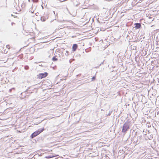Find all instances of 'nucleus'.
I'll use <instances>...</instances> for the list:
<instances>
[{"instance_id": "21", "label": "nucleus", "mask_w": 159, "mask_h": 159, "mask_svg": "<svg viewBox=\"0 0 159 159\" xmlns=\"http://www.w3.org/2000/svg\"><path fill=\"white\" fill-rule=\"evenodd\" d=\"M7 48H8L7 46Z\"/></svg>"}, {"instance_id": "15", "label": "nucleus", "mask_w": 159, "mask_h": 159, "mask_svg": "<svg viewBox=\"0 0 159 159\" xmlns=\"http://www.w3.org/2000/svg\"><path fill=\"white\" fill-rule=\"evenodd\" d=\"M39 15V13H38V12H37L36 13H35V15L36 16H38Z\"/></svg>"}, {"instance_id": "1", "label": "nucleus", "mask_w": 159, "mask_h": 159, "mask_svg": "<svg viewBox=\"0 0 159 159\" xmlns=\"http://www.w3.org/2000/svg\"><path fill=\"white\" fill-rule=\"evenodd\" d=\"M130 124V123L128 121L126 122L124 124L122 131L123 133H125L126 131L129 129Z\"/></svg>"}, {"instance_id": "16", "label": "nucleus", "mask_w": 159, "mask_h": 159, "mask_svg": "<svg viewBox=\"0 0 159 159\" xmlns=\"http://www.w3.org/2000/svg\"><path fill=\"white\" fill-rule=\"evenodd\" d=\"M80 44L82 45V46H84V43H82V42L80 43Z\"/></svg>"}, {"instance_id": "12", "label": "nucleus", "mask_w": 159, "mask_h": 159, "mask_svg": "<svg viewBox=\"0 0 159 159\" xmlns=\"http://www.w3.org/2000/svg\"><path fill=\"white\" fill-rule=\"evenodd\" d=\"M24 68L25 70H27L29 69V67L28 66H24Z\"/></svg>"}, {"instance_id": "2", "label": "nucleus", "mask_w": 159, "mask_h": 159, "mask_svg": "<svg viewBox=\"0 0 159 159\" xmlns=\"http://www.w3.org/2000/svg\"><path fill=\"white\" fill-rule=\"evenodd\" d=\"M48 75V73L47 72H44V73H40L38 75V77L39 79H42L43 78L46 77Z\"/></svg>"}, {"instance_id": "25", "label": "nucleus", "mask_w": 159, "mask_h": 159, "mask_svg": "<svg viewBox=\"0 0 159 159\" xmlns=\"http://www.w3.org/2000/svg\"><path fill=\"white\" fill-rule=\"evenodd\" d=\"M11 16H13V15L12 14H11Z\"/></svg>"}, {"instance_id": "14", "label": "nucleus", "mask_w": 159, "mask_h": 159, "mask_svg": "<svg viewBox=\"0 0 159 159\" xmlns=\"http://www.w3.org/2000/svg\"><path fill=\"white\" fill-rule=\"evenodd\" d=\"M33 2H38V0H32Z\"/></svg>"}, {"instance_id": "20", "label": "nucleus", "mask_w": 159, "mask_h": 159, "mask_svg": "<svg viewBox=\"0 0 159 159\" xmlns=\"http://www.w3.org/2000/svg\"><path fill=\"white\" fill-rule=\"evenodd\" d=\"M76 5V6H78V4H77Z\"/></svg>"}, {"instance_id": "19", "label": "nucleus", "mask_w": 159, "mask_h": 159, "mask_svg": "<svg viewBox=\"0 0 159 159\" xmlns=\"http://www.w3.org/2000/svg\"><path fill=\"white\" fill-rule=\"evenodd\" d=\"M42 8H43V7L42 5Z\"/></svg>"}, {"instance_id": "17", "label": "nucleus", "mask_w": 159, "mask_h": 159, "mask_svg": "<svg viewBox=\"0 0 159 159\" xmlns=\"http://www.w3.org/2000/svg\"><path fill=\"white\" fill-rule=\"evenodd\" d=\"M13 24H15V23L13 22H12L11 23V25H13Z\"/></svg>"}, {"instance_id": "11", "label": "nucleus", "mask_w": 159, "mask_h": 159, "mask_svg": "<svg viewBox=\"0 0 159 159\" xmlns=\"http://www.w3.org/2000/svg\"><path fill=\"white\" fill-rule=\"evenodd\" d=\"M53 157V156H52L51 155L48 156H46L45 157L47 158H50Z\"/></svg>"}, {"instance_id": "10", "label": "nucleus", "mask_w": 159, "mask_h": 159, "mask_svg": "<svg viewBox=\"0 0 159 159\" xmlns=\"http://www.w3.org/2000/svg\"><path fill=\"white\" fill-rule=\"evenodd\" d=\"M58 59L56 58V57H53V58H52V60L53 61H57V60Z\"/></svg>"}, {"instance_id": "18", "label": "nucleus", "mask_w": 159, "mask_h": 159, "mask_svg": "<svg viewBox=\"0 0 159 159\" xmlns=\"http://www.w3.org/2000/svg\"><path fill=\"white\" fill-rule=\"evenodd\" d=\"M34 63L37 64V62H34Z\"/></svg>"}, {"instance_id": "26", "label": "nucleus", "mask_w": 159, "mask_h": 159, "mask_svg": "<svg viewBox=\"0 0 159 159\" xmlns=\"http://www.w3.org/2000/svg\"><path fill=\"white\" fill-rule=\"evenodd\" d=\"M28 1H30V0H28Z\"/></svg>"}, {"instance_id": "23", "label": "nucleus", "mask_w": 159, "mask_h": 159, "mask_svg": "<svg viewBox=\"0 0 159 159\" xmlns=\"http://www.w3.org/2000/svg\"><path fill=\"white\" fill-rule=\"evenodd\" d=\"M7 48H8L7 46Z\"/></svg>"}, {"instance_id": "8", "label": "nucleus", "mask_w": 159, "mask_h": 159, "mask_svg": "<svg viewBox=\"0 0 159 159\" xmlns=\"http://www.w3.org/2000/svg\"><path fill=\"white\" fill-rule=\"evenodd\" d=\"M44 130V129L43 128V129H39L37 131L38 132V133L39 134L40 133L42 132Z\"/></svg>"}, {"instance_id": "4", "label": "nucleus", "mask_w": 159, "mask_h": 159, "mask_svg": "<svg viewBox=\"0 0 159 159\" xmlns=\"http://www.w3.org/2000/svg\"><path fill=\"white\" fill-rule=\"evenodd\" d=\"M39 134L37 131H36L32 133L31 135V137L32 138H33L36 136H37Z\"/></svg>"}, {"instance_id": "13", "label": "nucleus", "mask_w": 159, "mask_h": 159, "mask_svg": "<svg viewBox=\"0 0 159 159\" xmlns=\"http://www.w3.org/2000/svg\"><path fill=\"white\" fill-rule=\"evenodd\" d=\"M95 77L93 76L92 78V80H95Z\"/></svg>"}, {"instance_id": "22", "label": "nucleus", "mask_w": 159, "mask_h": 159, "mask_svg": "<svg viewBox=\"0 0 159 159\" xmlns=\"http://www.w3.org/2000/svg\"><path fill=\"white\" fill-rule=\"evenodd\" d=\"M7 48H8L7 46Z\"/></svg>"}, {"instance_id": "3", "label": "nucleus", "mask_w": 159, "mask_h": 159, "mask_svg": "<svg viewBox=\"0 0 159 159\" xmlns=\"http://www.w3.org/2000/svg\"><path fill=\"white\" fill-rule=\"evenodd\" d=\"M26 96V92H24L21 93L20 97L21 99H23L25 98Z\"/></svg>"}, {"instance_id": "24", "label": "nucleus", "mask_w": 159, "mask_h": 159, "mask_svg": "<svg viewBox=\"0 0 159 159\" xmlns=\"http://www.w3.org/2000/svg\"><path fill=\"white\" fill-rule=\"evenodd\" d=\"M11 89H10V91H11Z\"/></svg>"}, {"instance_id": "7", "label": "nucleus", "mask_w": 159, "mask_h": 159, "mask_svg": "<svg viewBox=\"0 0 159 159\" xmlns=\"http://www.w3.org/2000/svg\"><path fill=\"white\" fill-rule=\"evenodd\" d=\"M48 18V17L47 16L45 17V16H41L40 17V20L42 21H45L46 19Z\"/></svg>"}, {"instance_id": "6", "label": "nucleus", "mask_w": 159, "mask_h": 159, "mask_svg": "<svg viewBox=\"0 0 159 159\" xmlns=\"http://www.w3.org/2000/svg\"><path fill=\"white\" fill-rule=\"evenodd\" d=\"M77 44H74L72 46V50L73 51H76L77 48Z\"/></svg>"}, {"instance_id": "5", "label": "nucleus", "mask_w": 159, "mask_h": 159, "mask_svg": "<svg viewBox=\"0 0 159 159\" xmlns=\"http://www.w3.org/2000/svg\"><path fill=\"white\" fill-rule=\"evenodd\" d=\"M134 25H135L134 27L136 29H139L141 26V25L139 23H135Z\"/></svg>"}, {"instance_id": "9", "label": "nucleus", "mask_w": 159, "mask_h": 159, "mask_svg": "<svg viewBox=\"0 0 159 159\" xmlns=\"http://www.w3.org/2000/svg\"><path fill=\"white\" fill-rule=\"evenodd\" d=\"M83 19V18H81V21L80 20V22H82V23H83V24H80V25H85L87 22H84L82 20Z\"/></svg>"}]
</instances>
